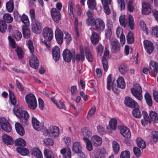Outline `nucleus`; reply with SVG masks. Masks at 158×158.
Wrapping results in <instances>:
<instances>
[{"label":"nucleus","mask_w":158,"mask_h":158,"mask_svg":"<svg viewBox=\"0 0 158 158\" xmlns=\"http://www.w3.org/2000/svg\"><path fill=\"white\" fill-rule=\"evenodd\" d=\"M31 154L35 156L37 158H42L43 155L39 148H34L31 151Z\"/></svg>","instance_id":"c85d7f7f"},{"label":"nucleus","mask_w":158,"mask_h":158,"mask_svg":"<svg viewBox=\"0 0 158 158\" xmlns=\"http://www.w3.org/2000/svg\"><path fill=\"white\" fill-rule=\"evenodd\" d=\"M111 50L114 53L119 52L120 50V45L115 39H112L110 41Z\"/></svg>","instance_id":"9d476101"},{"label":"nucleus","mask_w":158,"mask_h":158,"mask_svg":"<svg viewBox=\"0 0 158 158\" xmlns=\"http://www.w3.org/2000/svg\"><path fill=\"white\" fill-rule=\"evenodd\" d=\"M87 4L88 8L92 10L97 9V3L95 0H87Z\"/></svg>","instance_id":"c9c22d12"},{"label":"nucleus","mask_w":158,"mask_h":158,"mask_svg":"<svg viewBox=\"0 0 158 158\" xmlns=\"http://www.w3.org/2000/svg\"><path fill=\"white\" fill-rule=\"evenodd\" d=\"M0 123L2 128L3 130L7 133L11 131V126L5 118L2 117L0 118Z\"/></svg>","instance_id":"1a4fd4ad"},{"label":"nucleus","mask_w":158,"mask_h":158,"mask_svg":"<svg viewBox=\"0 0 158 158\" xmlns=\"http://www.w3.org/2000/svg\"><path fill=\"white\" fill-rule=\"evenodd\" d=\"M84 49L87 59L89 62H93V58L90 51L87 48H85Z\"/></svg>","instance_id":"4c0bfd02"},{"label":"nucleus","mask_w":158,"mask_h":158,"mask_svg":"<svg viewBox=\"0 0 158 158\" xmlns=\"http://www.w3.org/2000/svg\"><path fill=\"white\" fill-rule=\"evenodd\" d=\"M120 133L123 136L127 138H130L131 133L130 129L124 126H121L119 127Z\"/></svg>","instance_id":"aec40b11"},{"label":"nucleus","mask_w":158,"mask_h":158,"mask_svg":"<svg viewBox=\"0 0 158 158\" xmlns=\"http://www.w3.org/2000/svg\"><path fill=\"white\" fill-rule=\"evenodd\" d=\"M29 64L31 67L34 69H37L39 66V62L37 57L32 55L30 57Z\"/></svg>","instance_id":"6ab92c4d"},{"label":"nucleus","mask_w":158,"mask_h":158,"mask_svg":"<svg viewBox=\"0 0 158 158\" xmlns=\"http://www.w3.org/2000/svg\"><path fill=\"white\" fill-rule=\"evenodd\" d=\"M26 102L30 109L34 110L37 107V104L35 95L31 93L26 95L25 97Z\"/></svg>","instance_id":"20e7f679"},{"label":"nucleus","mask_w":158,"mask_h":158,"mask_svg":"<svg viewBox=\"0 0 158 158\" xmlns=\"http://www.w3.org/2000/svg\"><path fill=\"white\" fill-rule=\"evenodd\" d=\"M15 127L16 132L19 135L23 136L24 134V129L20 123H16L15 124Z\"/></svg>","instance_id":"bb28decb"},{"label":"nucleus","mask_w":158,"mask_h":158,"mask_svg":"<svg viewBox=\"0 0 158 158\" xmlns=\"http://www.w3.org/2000/svg\"><path fill=\"white\" fill-rule=\"evenodd\" d=\"M76 60L77 62L81 61L83 62L85 59V55H82L80 53L77 54L76 56Z\"/></svg>","instance_id":"69168bd1"},{"label":"nucleus","mask_w":158,"mask_h":158,"mask_svg":"<svg viewBox=\"0 0 158 158\" xmlns=\"http://www.w3.org/2000/svg\"><path fill=\"white\" fill-rule=\"evenodd\" d=\"M23 36L24 38H29L31 36V31L28 26H23L22 28Z\"/></svg>","instance_id":"7c9ffc66"},{"label":"nucleus","mask_w":158,"mask_h":158,"mask_svg":"<svg viewBox=\"0 0 158 158\" xmlns=\"http://www.w3.org/2000/svg\"><path fill=\"white\" fill-rule=\"evenodd\" d=\"M144 97L147 105L149 106H151L153 104L152 100L150 94L148 92L145 93Z\"/></svg>","instance_id":"72a5a7b5"},{"label":"nucleus","mask_w":158,"mask_h":158,"mask_svg":"<svg viewBox=\"0 0 158 158\" xmlns=\"http://www.w3.org/2000/svg\"><path fill=\"white\" fill-rule=\"evenodd\" d=\"M44 153L46 158H55L52 152L48 149H45Z\"/></svg>","instance_id":"8fccbe9b"},{"label":"nucleus","mask_w":158,"mask_h":158,"mask_svg":"<svg viewBox=\"0 0 158 158\" xmlns=\"http://www.w3.org/2000/svg\"><path fill=\"white\" fill-rule=\"evenodd\" d=\"M15 143L16 146H19V147H24L26 145L25 140L20 138L16 139L15 141Z\"/></svg>","instance_id":"e433bc0d"},{"label":"nucleus","mask_w":158,"mask_h":158,"mask_svg":"<svg viewBox=\"0 0 158 158\" xmlns=\"http://www.w3.org/2000/svg\"><path fill=\"white\" fill-rule=\"evenodd\" d=\"M117 85L121 89H124L126 87V84L124 78L122 77H120L117 80Z\"/></svg>","instance_id":"f704fd0d"},{"label":"nucleus","mask_w":158,"mask_h":158,"mask_svg":"<svg viewBox=\"0 0 158 158\" xmlns=\"http://www.w3.org/2000/svg\"><path fill=\"white\" fill-rule=\"evenodd\" d=\"M117 2L121 11L123 10L125 8V3L124 0H117Z\"/></svg>","instance_id":"338daca9"},{"label":"nucleus","mask_w":158,"mask_h":158,"mask_svg":"<svg viewBox=\"0 0 158 158\" xmlns=\"http://www.w3.org/2000/svg\"><path fill=\"white\" fill-rule=\"evenodd\" d=\"M52 54L53 58L56 61L59 60L60 57V51L58 47L55 46L52 48Z\"/></svg>","instance_id":"5701e85b"},{"label":"nucleus","mask_w":158,"mask_h":158,"mask_svg":"<svg viewBox=\"0 0 158 158\" xmlns=\"http://www.w3.org/2000/svg\"><path fill=\"white\" fill-rule=\"evenodd\" d=\"M6 8L8 12H12L14 10V2L12 0H10L6 2Z\"/></svg>","instance_id":"58836bf2"},{"label":"nucleus","mask_w":158,"mask_h":158,"mask_svg":"<svg viewBox=\"0 0 158 158\" xmlns=\"http://www.w3.org/2000/svg\"><path fill=\"white\" fill-rule=\"evenodd\" d=\"M31 29L33 32L36 34H39L42 29V23L37 19L32 21L31 23Z\"/></svg>","instance_id":"6e6552de"},{"label":"nucleus","mask_w":158,"mask_h":158,"mask_svg":"<svg viewBox=\"0 0 158 158\" xmlns=\"http://www.w3.org/2000/svg\"><path fill=\"white\" fill-rule=\"evenodd\" d=\"M9 98L11 103L13 106H15L13 109V112L15 114L18 118L25 114V116H27L28 113L25 110H23L21 107L17 105L16 106V100L15 97L13 92L10 90H9Z\"/></svg>","instance_id":"f257e3e1"},{"label":"nucleus","mask_w":158,"mask_h":158,"mask_svg":"<svg viewBox=\"0 0 158 158\" xmlns=\"http://www.w3.org/2000/svg\"><path fill=\"white\" fill-rule=\"evenodd\" d=\"M31 122L33 127L35 130L40 131L43 129V123H40L35 117H32Z\"/></svg>","instance_id":"dca6fc26"},{"label":"nucleus","mask_w":158,"mask_h":158,"mask_svg":"<svg viewBox=\"0 0 158 158\" xmlns=\"http://www.w3.org/2000/svg\"><path fill=\"white\" fill-rule=\"evenodd\" d=\"M112 75L109 74L107 77L106 80V88L107 89L110 90L111 89V85L112 83Z\"/></svg>","instance_id":"864d4df0"},{"label":"nucleus","mask_w":158,"mask_h":158,"mask_svg":"<svg viewBox=\"0 0 158 158\" xmlns=\"http://www.w3.org/2000/svg\"><path fill=\"white\" fill-rule=\"evenodd\" d=\"M16 151L23 156H27L29 153V150L28 149L23 147L17 148H16Z\"/></svg>","instance_id":"2f4dec72"},{"label":"nucleus","mask_w":158,"mask_h":158,"mask_svg":"<svg viewBox=\"0 0 158 158\" xmlns=\"http://www.w3.org/2000/svg\"><path fill=\"white\" fill-rule=\"evenodd\" d=\"M13 36L16 40H19L21 39L22 37V35L20 32L18 31H16L14 32Z\"/></svg>","instance_id":"774afa93"},{"label":"nucleus","mask_w":158,"mask_h":158,"mask_svg":"<svg viewBox=\"0 0 158 158\" xmlns=\"http://www.w3.org/2000/svg\"><path fill=\"white\" fill-rule=\"evenodd\" d=\"M4 21L6 23H10L13 21V18L11 16L10 14L6 13L4 14L3 16Z\"/></svg>","instance_id":"a19ab883"},{"label":"nucleus","mask_w":158,"mask_h":158,"mask_svg":"<svg viewBox=\"0 0 158 158\" xmlns=\"http://www.w3.org/2000/svg\"><path fill=\"white\" fill-rule=\"evenodd\" d=\"M128 70V67L126 64H122L119 67V72L123 75L126 74Z\"/></svg>","instance_id":"473e14b6"},{"label":"nucleus","mask_w":158,"mask_h":158,"mask_svg":"<svg viewBox=\"0 0 158 158\" xmlns=\"http://www.w3.org/2000/svg\"><path fill=\"white\" fill-rule=\"evenodd\" d=\"M75 55V50H72V52L68 49H65L63 52L62 56L63 60L65 62L69 63L70 62L73 56Z\"/></svg>","instance_id":"0eeeda50"},{"label":"nucleus","mask_w":158,"mask_h":158,"mask_svg":"<svg viewBox=\"0 0 158 158\" xmlns=\"http://www.w3.org/2000/svg\"><path fill=\"white\" fill-rule=\"evenodd\" d=\"M150 68L153 73V77H155L158 72V63L154 60H151L149 63Z\"/></svg>","instance_id":"4be33fe9"},{"label":"nucleus","mask_w":158,"mask_h":158,"mask_svg":"<svg viewBox=\"0 0 158 158\" xmlns=\"http://www.w3.org/2000/svg\"><path fill=\"white\" fill-rule=\"evenodd\" d=\"M143 118L142 120V124L145 126L148 123L151 122V119L155 123H158V114L155 111L151 110L150 111L149 115L150 118L149 117L147 113L145 111H142Z\"/></svg>","instance_id":"f03ea898"},{"label":"nucleus","mask_w":158,"mask_h":158,"mask_svg":"<svg viewBox=\"0 0 158 158\" xmlns=\"http://www.w3.org/2000/svg\"><path fill=\"white\" fill-rule=\"evenodd\" d=\"M72 150L73 152L76 153L81 152L82 147L80 143L78 141L74 142L73 145Z\"/></svg>","instance_id":"a878e982"},{"label":"nucleus","mask_w":158,"mask_h":158,"mask_svg":"<svg viewBox=\"0 0 158 158\" xmlns=\"http://www.w3.org/2000/svg\"><path fill=\"white\" fill-rule=\"evenodd\" d=\"M96 30L99 31H103L105 28V23L102 19L100 18L96 19V23L95 25Z\"/></svg>","instance_id":"f3484780"},{"label":"nucleus","mask_w":158,"mask_h":158,"mask_svg":"<svg viewBox=\"0 0 158 158\" xmlns=\"http://www.w3.org/2000/svg\"><path fill=\"white\" fill-rule=\"evenodd\" d=\"M132 95L138 100L141 101L143 99L142 90L141 86L138 83L134 85L131 89Z\"/></svg>","instance_id":"39448f33"},{"label":"nucleus","mask_w":158,"mask_h":158,"mask_svg":"<svg viewBox=\"0 0 158 158\" xmlns=\"http://www.w3.org/2000/svg\"><path fill=\"white\" fill-rule=\"evenodd\" d=\"M12 29L11 25L9 24L7 27L6 23L3 20L0 19V32L2 33H4L6 30L10 33Z\"/></svg>","instance_id":"4468645a"},{"label":"nucleus","mask_w":158,"mask_h":158,"mask_svg":"<svg viewBox=\"0 0 158 158\" xmlns=\"http://www.w3.org/2000/svg\"><path fill=\"white\" fill-rule=\"evenodd\" d=\"M137 145L140 148L144 149L146 147L145 142L141 138H138L136 139Z\"/></svg>","instance_id":"37998d69"},{"label":"nucleus","mask_w":158,"mask_h":158,"mask_svg":"<svg viewBox=\"0 0 158 158\" xmlns=\"http://www.w3.org/2000/svg\"><path fill=\"white\" fill-rule=\"evenodd\" d=\"M22 22L24 23L23 26H28L29 24V22L27 16L24 14H23L20 17Z\"/></svg>","instance_id":"49530a36"},{"label":"nucleus","mask_w":158,"mask_h":158,"mask_svg":"<svg viewBox=\"0 0 158 158\" xmlns=\"http://www.w3.org/2000/svg\"><path fill=\"white\" fill-rule=\"evenodd\" d=\"M128 25L131 30L134 29L135 26L133 16L131 15H128Z\"/></svg>","instance_id":"09e8293b"},{"label":"nucleus","mask_w":158,"mask_h":158,"mask_svg":"<svg viewBox=\"0 0 158 158\" xmlns=\"http://www.w3.org/2000/svg\"><path fill=\"white\" fill-rule=\"evenodd\" d=\"M51 14L53 20L57 23L61 19V14L56 8H52L51 10Z\"/></svg>","instance_id":"f8f14e48"},{"label":"nucleus","mask_w":158,"mask_h":158,"mask_svg":"<svg viewBox=\"0 0 158 158\" xmlns=\"http://www.w3.org/2000/svg\"><path fill=\"white\" fill-rule=\"evenodd\" d=\"M17 56L19 59H22L24 57V52L23 50L21 48L17 47L15 49Z\"/></svg>","instance_id":"c03bdc74"},{"label":"nucleus","mask_w":158,"mask_h":158,"mask_svg":"<svg viewBox=\"0 0 158 158\" xmlns=\"http://www.w3.org/2000/svg\"><path fill=\"white\" fill-rule=\"evenodd\" d=\"M124 102L126 106L131 108L138 107L137 103L131 98L129 97L125 98Z\"/></svg>","instance_id":"ddd939ff"},{"label":"nucleus","mask_w":158,"mask_h":158,"mask_svg":"<svg viewBox=\"0 0 158 158\" xmlns=\"http://www.w3.org/2000/svg\"><path fill=\"white\" fill-rule=\"evenodd\" d=\"M86 143V148L89 151H91L93 150V146L92 142L90 139H87L85 138L83 140Z\"/></svg>","instance_id":"603ef678"},{"label":"nucleus","mask_w":158,"mask_h":158,"mask_svg":"<svg viewBox=\"0 0 158 158\" xmlns=\"http://www.w3.org/2000/svg\"><path fill=\"white\" fill-rule=\"evenodd\" d=\"M132 113L133 116L136 118H139L142 116L141 112L139 108H134Z\"/></svg>","instance_id":"79ce46f5"},{"label":"nucleus","mask_w":158,"mask_h":158,"mask_svg":"<svg viewBox=\"0 0 158 158\" xmlns=\"http://www.w3.org/2000/svg\"><path fill=\"white\" fill-rule=\"evenodd\" d=\"M2 140L3 142L7 145H11L13 143L14 141L12 138L6 134L3 135Z\"/></svg>","instance_id":"cd10ccee"},{"label":"nucleus","mask_w":158,"mask_h":158,"mask_svg":"<svg viewBox=\"0 0 158 158\" xmlns=\"http://www.w3.org/2000/svg\"><path fill=\"white\" fill-rule=\"evenodd\" d=\"M97 129L98 132L101 135H104L106 134V131L105 128L101 125L98 126Z\"/></svg>","instance_id":"052dcab7"},{"label":"nucleus","mask_w":158,"mask_h":158,"mask_svg":"<svg viewBox=\"0 0 158 158\" xmlns=\"http://www.w3.org/2000/svg\"><path fill=\"white\" fill-rule=\"evenodd\" d=\"M152 135L151 141L152 143H155L158 141V131H154L152 132Z\"/></svg>","instance_id":"3c124183"},{"label":"nucleus","mask_w":158,"mask_h":158,"mask_svg":"<svg viewBox=\"0 0 158 158\" xmlns=\"http://www.w3.org/2000/svg\"><path fill=\"white\" fill-rule=\"evenodd\" d=\"M95 23H96V19H95L94 17L91 18H87L86 19V23L88 26H94Z\"/></svg>","instance_id":"bf43d9fd"},{"label":"nucleus","mask_w":158,"mask_h":158,"mask_svg":"<svg viewBox=\"0 0 158 158\" xmlns=\"http://www.w3.org/2000/svg\"><path fill=\"white\" fill-rule=\"evenodd\" d=\"M27 46L31 53L34 52V47L32 41L31 40H29L27 43Z\"/></svg>","instance_id":"4d7b16f0"},{"label":"nucleus","mask_w":158,"mask_h":158,"mask_svg":"<svg viewBox=\"0 0 158 158\" xmlns=\"http://www.w3.org/2000/svg\"><path fill=\"white\" fill-rule=\"evenodd\" d=\"M119 22L121 26L125 27L127 23V20L125 18V16L121 15L119 18Z\"/></svg>","instance_id":"6e6d98bb"},{"label":"nucleus","mask_w":158,"mask_h":158,"mask_svg":"<svg viewBox=\"0 0 158 158\" xmlns=\"http://www.w3.org/2000/svg\"><path fill=\"white\" fill-rule=\"evenodd\" d=\"M109 124L111 129L114 130L116 129L117 125V120L115 118H112L109 122Z\"/></svg>","instance_id":"de8ad7c7"},{"label":"nucleus","mask_w":158,"mask_h":158,"mask_svg":"<svg viewBox=\"0 0 158 158\" xmlns=\"http://www.w3.org/2000/svg\"><path fill=\"white\" fill-rule=\"evenodd\" d=\"M68 11L69 15L71 16V18L72 19V17L74 18L73 4L71 1H69L68 2Z\"/></svg>","instance_id":"ea45409f"},{"label":"nucleus","mask_w":158,"mask_h":158,"mask_svg":"<svg viewBox=\"0 0 158 158\" xmlns=\"http://www.w3.org/2000/svg\"><path fill=\"white\" fill-rule=\"evenodd\" d=\"M152 36L156 37H158V26H156L152 28Z\"/></svg>","instance_id":"e2e57ef3"},{"label":"nucleus","mask_w":158,"mask_h":158,"mask_svg":"<svg viewBox=\"0 0 158 158\" xmlns=\"http://www.w3.org/2000/svg\"><path fill=\"white\" fill-rule=\"evenodd\" d=\"M82 134L84 136L83 140L85 138L89 139V138L91 137L92 135V133L91 131L88 128L84 127L82 129Z\"/></svg>","instance_id":"393cba45"},{"label":"nucleus","mask_w":158,"mask_h":158,"mask_svg":"<svg viewBox=\"0 0 158 158\" xmlns=\"http://www.w3.org/2000/svg\"><path fill=\"white\" fill-rule=\"evenodd\" d=\"M44 133H47L52 138H56L59 135L60 130L58 127L53 126L50 127L45 130Z\"/></svg>","instance_id":"423d86ee"},{"label":"nucleus","mask_w":158,"mask_h":158,"mask_svg":"<svg viewBox=\"0 0 158 158\" xmlns=\"http://www.w3.org/2000/svg\"><path fill=\"white\" fill-rule=\"evenodd\" d=\"M143 44L145 51L149 54H150L153 52L154 47L152 42L150 41L145 40L143 41Z\"/></svg>","instance_id":"9b49d317"},{"label":"nucleus","mask_w":158,"mask_h":158,"mask_svg":"<svg viewBox=\"0 0 158 158\" xmlns=\"http://www.w3.org/2000/svg\"><path fill=\"white\" fill-rule=\"evenodd\" d=\"M91 140L93 145L95 146H100L102 143V139L96 135H94L92 137Z\"/></svg>","instance_id":"b1692460"},{"label":"nucleus","mask_w":158,"mask_h":158,"mask_svg":"<svg viewBox=\"0 0 158 158\" xmlns=\"http://www.w3.org/2000/svg\"><path fill=\"white\" fill-rule=\"evenodd\" d=\"M130 154L128 151H125L122 152L120 155V158H130Z\"/></svg>","instance_id":"0e129e2a"},{"label":"nucleus","mask_w":158,"mask_h":158,"mask_svg":"<svg viewBox=\"0 0 158 158\" xmlns=\"http://www.w3.org/2000/svg\"><path fill=\"white\" fill-rule=\"evenodd\" d=\"M142 13L143 15H148L152 12L151 5L146 2H142Z\"/></svg>","instance_id":"2eb2a0df"},{"label":"nucleus","mask_w":158,"mask_h":158,"mask_svg":"<svg viewBox=\"0 0 158 158\" xmlns=\"http://www.w3.org/2000/svg\"><path fill=\"white\" fill-rule=\"evenodd\" d=\"M55 36L57 43L61 44L63 42V34L59 28L56 29L55 32Z\"/></svg>","instance_id":"a211bd4d"},{"label":"nucleus","mask_w":158,"mask_h":158,"mask_svg":"<svg viewBox=\"0 0 158 158\" xmlns=\"http://www.w3.org/2000/svg\"><path fill=\"white\" fill-rule=\"evenodd\" d=\"M90 40L91 42L94 45H96L99 41V36L98 34L95 32H93L90 37Z\"/></svg>","instance_id":"c756f323"},{"label":"nucleus","mask_w":158,"mask_h":158,"mask_svg":"<svg viewBox=\"0 0 158 158\" xmlns=\"http://www.w3.org/2000/svg\"><path fill=\"white\" fill-rule=\"evenodd\" d=\"M43 35L44 39L41 40L42 43L47 47L49 48L50 43L53 37V33L52 29L48 27H45L43 30Z\"/></svg>","instance_id":"7ed1b4c3"},{"label":"nucleus","mask_w":158,"mask_h":158,"mask_svg":"<svg viewBox=\"0 0 158 158\" xmlns=\"http://www.w3.org/2000/svg\"><path fill=\"white\" fill-rule=\"evenodd\" d=\"M127 40L128 43L132 44L134 42V35L132 32L129 31L127 36Z\"/></svg>","instance_id":"a18cd8bd"},{"label":"nucleus","mask_w":158,"mask_h":158,"mask_svg":"<svg viewBox=\"0 0 158 158\" xmlns=\"http://www.w3.org/2000/svg\"><path fill=\"white\" fill-rule=\"evenodd\" d=\"M109 56V51L108 50H105L104 55L102 57V60L103 68L105 71H107L108 68V62L106 57H108Z\"/></svg>","instance_id":"412c9836"},{"label":"nucleus","mask_w":158,"mask_h":158,"mask_svg":"<svg viewBox=\"0 0 158 158\" xmlns=\"http://www.w3.org/2000/svg\"><path fill=\"white\" fill-rule=\"evenodd\" d=\"M78 19L77 17H75L74 18L75 31L77 38H78L80 35L78 29Z\"/></svg>","instance_id":"5fc2aeb1"},{"label":"nucleus","mask_w":158,"mask_h":158,"mask_svg":"<svg viewBox=\"0 0 158 158\" xmlns=\"http://www.w3.org/2000/svg\"><path fill=\"white\" fill-rule=\"evenodd\" d=\"M120 87H119V86L118 85H116L115 84H114L113 82H112V89L114 93L116 94H118L120 92Z\"/></svg>","instance_id":"680f3d73"},{"label":"nucleus","mask_w":158,"mask_h":158,"mask_svg":"<svg viewBox=\"0 0 158 158\" xmlns=\"http://www.w3.org/2000/svg\"><path fill=\"white\" fill-rule=\"evenodd\" d=\"M113 150L115 154L118 153L119 150V146L118 143L114 141L112 143Z\"/></svg>","instance_id":"13d9d810"}]
</instances>
